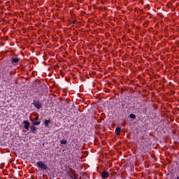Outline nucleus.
<instances>
[{
    "label": "nucleus",
    "mask_w": 179,
    "mask_h": 179,
    "mask_svg": "<svg viewBox=\"0 0 179 179\" xmlns=\"http://www.w3.org/2000/svg\"><path fill=\"white\" fill-rule=\"evenodd\" d=\"M60 143H61L62 145H66L67 141H66V140H62L61 142H60Z\"/></svg>",
    "instance_id": "nucleus-11"
},
{
    "label": "nucleus",
    "mask_w": 179,
    "mask_h": 179,
    "mask_svg": "<svg viewBox=\"0 0 179 179\" xmlns=\"http://www.w3.org/2000/svg\"><path fill=\"white\" fill-rule=\"evenodd\" d=\"M36 166L42 170H47V165L44 164L42 161H39L36 163Z\"/></svg>",
    "instance_id": "nucleus-1"
},
{
    "label": "nucleus",
    "mask_w": 179,
    "mask_h": 179,
    "mask_svg": "<svg viewBox=\"0 0 179 179\" xmlns=\"http://www.w3.org/2000/svg\"><path fill=\"white\" fill-rule=\"evenodd\" d=\"M33 105L34 106V107H36V108H37V110H40V108L43 107V106L41 105V103H40V101H38L34 102Z\"/></svg>",
    "instance_id": "nucleus-2"
},
{
    "label": "nucleus",
    "mask_w": 179,
    "mask_h": 179,
    "mask_svg": "<svg viewBox=\"0 0 179 179\" xmlns=\"http://www.w3.org/2000/svg\"><path fill=\"white\" fill-rule=\"evenodd\" d=\"M32 124H33L34 126V125H40V124H41V122H40V121H34V122H32Z\"/></svg>",
    "instance_id": "nucleus-9"
},
{
    "label": "nucleus",
    "mask_w": 179,
    "mask_h": 179,
    "mask_svg": "<svg viewBox=\"0 0 179 179\" xmlns=\"http://www.w3.org/2000/svg\"><path fill=\"white\" fill-rule=\"evenodd\" d=\"M129 117H130V118H132L133 120H135L136 118V116L132 113L129 115Z\"/></svg>",
    "instance_id": "nucleus-10"
},
{
    "label": "nucleus",
    "mask_w": 179,
    "mask_h": 179,
    "mask_svg": "<svg viewBox=\"0 0 179 179\" xmlns=\"http://www.w3.org/2000/svg\"><path fill=\"white\" fill-rule=\"evenodd\" d=\"M30 129L31 132L34 133L36 131H37V127H36L34 125H32L30 127Z\"/></svg>",
    "instance_id": "nucleus-5"
},
{
    "label": "nucleus",
    "mask_w": 179,
    "mask_h": 179,
    "mask_svg": "<svg viewBox=\"0 0 179 179\" xmlns=\"http://www.w3.org/2000/svg\"><path fill=\"white\" fill-rule=\"evenodd\" d=\"M101 176H102L103 178H108L110 173L108 172L104 171L102 172Z\"/></svg>",
    "instance_id": "nucleus-4"
},
{
    "label": "nucleus",
    "mask_w": 179,
    "mask_h": 179,
    "mask_svg": "<svg viewBox=\"0 0 179 179\" xmlns=\"http://www.w3.org/2000/svg\"><path fill=\"white\" fill-rule=\"evenodd\" d=\"M50 122H51L50 120H45V122H44L45 127H46L48 128V124H50Z\"/></svg>",
    "instance_id": "nucleus-6"
},
{
    "label": "nucleus",
    "mask_w": 179,
    "mask_h": 179,
    "mask_svg": "<svg viewBox=\"0 0 179 179\" xmlns=\"http://www.w3.org/2000/svg\"><path fill=\"white\" fill-rule=\"evenodd\" d=\"M23 124H24V128L25 129H29L30 128V122L27 120H24Z\"/></svg>",
    "instance_id": "nucleus-3"
},
{
    "label": "nucleus",
    "mask_w": 179,
    "mask_h": 179,
    "mask_svg": "<svg viewBox=\"0 0 179 179\" xmlns=\"http://www.w3.org/2000/svg\"><path fill=\"white\" fill-rule=\"evenodd\" d=\"M12 62H13V64H17V62H19V59L18 58H14V59H13Z\"/></svg>",
    "instance_id": "nucleus-7"
},
{
    "label": "nucleus",
    "mask_w": 179,
    "mask_h": 179,
    "mask_svg": "<svg viewBox=\"0 0 179 179\" xmlns=\"http://www.w3.org/2000/svg\"><path fill=\"white\" fill-rule=\"evenodd\" d=\"M177 179H179V176H178V177H177Z\"/></svg>",
    "instance_id": "nucleus-13"
},
{
    "label": "nucleus",
    "mask_w": 179,
    "mask_h": 179,
    "mask_svg": "<svg viewBox=\"0 0 179 179\" xmlns=\"http://www.w3.org/2000/svg\"><path fill=\"white\" fill-rule=\"evenodd\" d=\"M115 132H116L117 135H120V134H121V128H120V127L116 128Z\"/></svg>",
    "instance_id": "nucleus-8"
},
{
    "label": "nucleus",
    "mask_w": 179,
    "mask_h": 179,
    "mask_svg": "<svg viewBox=\"0 0 179 179\" xmlns=\"http://www.w3.org/2000/svg\"><path fill=\"white\" fill-rule=\"evenodd\" d=\"M35 121H38V115L35 117Z\"/></svg>",
    "instance_id": "nucleus-12"
}]
</instances>
